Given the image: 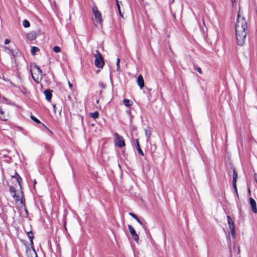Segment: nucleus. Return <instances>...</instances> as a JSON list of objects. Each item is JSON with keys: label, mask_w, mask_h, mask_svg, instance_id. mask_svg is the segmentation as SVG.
I'll return each instance as SVG.
<instances>
[{"label": "nucleus", "mask_w": 257, "mask_h": 257, "mask_svg": "<svg viewBox=\"0 0 257 257\" xmlns=\"http://www.w3.org/2000/svg\"><path fill=\"white\" fill-rule=\"evenodd\" d=\"M235 30L237 44L239 46L243 45L248 31L246 21L244 17L241 16L240 11L238 12Z\"/></svg>", "instance_id": "f257e3e1"}, {"label": "nucleus", "mask_w": 257, "mask_h": 257, "mask_svg": "<svg viewBox=\"0 0 257 257\" xmlns=\"http://www.w3.org/2000/svg\"><path fill=\"white\" fill-rule=\"evenodd\" d=\"M31 67V72L33 79L35 82L39 83L42 77V70L35 64L32 65Z\"/></svg>", "instance_id": "f03ea898"}, {"label": "nucleus", "mask_w": 257, "mask_h": 257, "mask_svg": "<svg viewBox=\"0 0 257 257\" xmlns=\"http://www.w3.org/2000/svg\"><path fill=\"white\" fill-rule=\"evenodd\" d=\"M93 55L95 57V66L97 68H102L104 64V61L102 55L98 50H96Z\"/></svg>", "instance_id": "7ed1b4c3"}, {"label": "nucleus", "mask_w": 257, "mask_h": 257, "mask_svg": "<svg viewBox=\"0 0 257 257\" xmlns=\"http://www.w3.org/2000/svg\"><path fill=\"white\" fill-rule=\"evenodd\" d=\"M115 137V145L119 147L122 148L125 146V142L122 137L120 136L118 134L115 133L114 134Z\"/></svg>", "instance_id": "20e7f679"}, {"label": "nucleus", "mask_w": 257, "mask_h": 257, "mask_svg": "<svg viewBox=\"0 0 257 257\" xmlns=\"http://www.w3.org/2000/svg\"><path fill=\"white\" fill-rule=\"evenodd\" d=\"M92 12L96 21L99 24V25H100L102 26V19L101 17V14L100 12L97 10V8L96 6H94L92 8Z\"/></svg>", "instance_id": "39448f33"}, {"label": "nucleus", "mask_w": 257, "mask_h": 257, "mask_svg": "<svg viewBox=\"0 0 257 257\" xmlns=\"http://www.w3.org/2000/svg\"><path fill=\"white\" fill-rule=\"evenodd\" d=\"M128 228L133 239L136 242H138L139 237L134 228L131 225H128Z\"/></svg>", "instance_id": "423d86ee"}, {"label": "nucleus", "mask_w": 257, "mask_h": 257, "mask_svg": "<svg viewBox=\"0 0 257 257\" xmlns=\"http://www.w3.org/2000/svg\"><path fill=\"white\" fill-rule=\"evenodd\" d=\"M10 192L16 202L21 200V197L20 195H17L16 190L13 187L11 186L10 187Z\"/></svg>", "instance_id": "0eeeda50"}, {"label": "nucleus", "mask_w": 257, "mask_h": 257, "mask_svg": "<svg viewBox=\"0 0 257 257\" xmlns=\"http://www.w3.org/2000/svg\"><path fill=\"white\" fill-rule=\"evenodd\" d=\"M237 174L235 171V170H233V176H232V185L237 195V187H236V181H237Z\"/></svg>", "instance_id": "6e6552de"}, {"label": "nucleus", "mask_w": 257, "mask_h": 257, "mask_svg": "<svg viewBox=\"0 0 257 257\" xmlns=\"http://www.w3.org/2000/svg\"><path fill=\"white\" fill-rule=\"evenodd\" d=\"M9 114L4 111L3 108L0 106V119L6 121L8 119Z\"/></svg>", "instance_id": "1a4fd4ad"}, {"label": "nucleus", "mask_w": 257, "mask_h": 257, "mask_svg": "<svg viewBox=\"0 0 257 257\" xmlns=\"http://www.w3.org/2000/svg\"><path fill=\"white\" fill-rule=\"evenodd\" d=\"M249 203L251 207L252 211L253 213H257V208H256V204L255 200L252 198H249Z\"/></svg>", "instance_id": "9d476101"}, {"label": "nucleus", "mask_w": 257, "mask_h": 257, "mask_svg": "<svg viewBox=\"0 0 257 257\" xmlns=\"http://www.w3.org/2000/svg\"><path fill=\"white\" fill-rule=\"evenodd\" d=\"M26 253L28 257H37L36 252L33 248L28 249Z\"/></svg>", "instance_id": "9b49d317"}, {"label": "nucleus", "mask_w": 257, "mask_h": 257, "mask_svg": "<svg viewBox=\"0 0 257 257\" xmlns=\"http://www.w3.org/2000/svg\"><path fill=\"white\" fill-rule=\"evenodd\" d=\"M52 91L50 89H47L44 90V94L45 96V98L48 101H50L52 98Z\"/></svg>", "instance_id": "f8f14e48"}, {"label": "nucleus", "mask_w": 257, "mask_h": 257, "mask_svg": "<svg viewBox=\"0 0 257 257\" xmlns=\"http://www.w3.org/2000/svg\"><path fill=\"white\" fill-rule=\"evenodd\" d=\"M137 83L140 88L142 89L144 86V80L143 76L139 75L137 78Z\"/></svg>", "instance_id": "ddd939ff"}, {"label": "nucleus", "mask_w": 257, "mask_h": 257, "mask_svg": "<svg viewBox=\"0 0 257 257\" xmlns=\"http://www.w3.org/2000/svg\"><path fill=\"white\" fill-rule=\"evenodd\" d=\"M36 34L35 32H32L27 34V38L30 40H34L36 38Z\"/></svg>", "instance_id": "4468645a"}, {"label": "nucleus", "mask_w": 257, "mask_h": 257, "mask_svg": "<svg viewBox=\"0 0 257 257\" xmlns=\"http://www.w3.org/2000/svg\"><path fill=\"white\" fill-rule=\"evenodd\" d=\"M227 222L230 229L235 228V226L231 217L229 216H227Z\"/></svg>", "instance_id": "2eb2a0df"}, {"label": "nucleus", "mask_w": 257, "mask_h": 257, "mask_svg": "<svg viewBox=\"0 0 257 257\" xmlns=\"http://www.w3.org/2000/svg\"><path fill=\"white\" fill-rule=\"evenodd\" d=\"M12 177L13 179H15L16 180V181L18 183L19 186H21V181L22 180V179L20 177V176L17 174V173H16L15 176H12Z\"/></svg>", "instance_id": "dca6fc26"}, {"label": "nucleus", "mask_w": 257, "mask_h": 257, "mask_svg": "<svg viewBox=\"0 0 257 257\" xmlns=\"http://www.w3.org/2000/svg\"><path fill=\"white\" fill-rule=\"evenodd\" d=\"M136 143H137V150L139 152V153L142 156H144V153L142 151V150H141V147L140 146V145H139V141L138 140H136Z\"/></svg>", "instance_id": "f3484780"}, {"label": "nucleus", "mask_w": 257, "mask_h": 257, "mask_svg": "<svg viewBox=\"0 0 257 257\" xmlns=\"http://www.w3.org/2000/svg\"><path fill=\"white\" fill-rule=\"evenodd\" d=\"M123 104L127 107L132 105V102L128 99H124L123 101Z\"/></svg>", "instance_id": "a211bd4d"}, {"label": "nucleus", "mask_w": 257, "mask_h": 257, "mask_svg": "<svg viewBox=\"0 0 257 257\" xmlns=\"http://www.w3.org/2000/svg\"><path fill=\"white\" fill-rule=\"evenodd\" d=\"M28 236L30 239L31 244H33V239L34 238V235L32 231H29L28 232Z\"/></svg>", "instance_id": "6ab92c4d"}, {"label": "nucleus", "mask_w": 257, "mask_h": 257, "mask_svg": "<svg viewBox=\"0 0 257 257\" xmlns=\"http://www.w3.org/2000/svg\"><path fill=\"white\" fill-rule=\"evenodd\" d=\"M39 49L36 47H32L31 48V54L33 55H35L36 52L39 51Z\"/></svg>", "instance_id": "aec40b11"}, {"label": "nucleus", "mask_w": 257, "mask_h": 257, "mask_svg": "<svg viewBox=\"0 0 257 257\" xmlns=\"http://www.w3.org/2000/svg\"><path fill=\"white\" fill-rule=\"evenodd\" d=\"M99 113L98 111H95L90 113V116L94 119L97 118L98 117Z\"/></svg>", "instance_id": "412c9836"}, {"label": "nucleus", "mask_w": 257, "mask_h": 257, "mask_svg": "<svg viewBox=\"0 0 257 257\" xmlns=\"http://www.w3.org/2000/svg\"><path fill=\"white\" fill-rule=\"evenodd\" d=\"M23 25L25 28H28L30 27V24L28 20H25L23 22Z\"/></svg>", "instance_id": "4be33fe9"}, {"label": "nucleus", "mask_w": 257, "mask_h": 257, "mask_svg": "<svg viewBox=\"0 0 257 257\" xmlns=\"http://www.w3.org/2000/svg\"><path fill=\"white\" fill-rule=\"evenodd\" d=\"M53 50L55 53H59L61 52V48L59 46H54L53 48Z\"/></svg>", "instance_id": "5701e85b"}, {"label": "nucleus", "mask_w": 257, "mask_h": 257, "mask_svg": "<svg viewBox=\"0 0 257 257\" xmlns=\"http://www.w3.org/2000/svg\"><path fill=\"white\" fill-rule=\"evenodd\" d=\"M31 118L33 120H34L36 123H41L40 121L38 119H37L36 117H35L34 116L32 115L31 116Z\"/></svg>", "instance_id": "b1692460"}, {"label": "nucleus", "mask_w": 257, "mask_h": 257, "mask_svg": "<svg viewBox=\"0 0 257 257\" xmlns=\"http://www.w3.org/2000/svg\"><path fill=\"white\" fill-rule=\"evenodd\" d=\"M119 63H120V59L117 58V60H116V66H117V71H118L120 68Z\"/></svg>", "instance_id": "393cba45"}, {"label": "nucleus", "mask_w": 257, "mask_h": 257, "mask_svg": "<svg viewBox=\"0 0 257 257\" xmlns=\"http://www.w3.org/2000/svg\"><path fill=\"white\" fill-rule=\"evenodd\" d=\"M231 236L233 238H235V228L231 229Z\"/></svg>", "instance_id": "a878e982"}, {"label": "nucleus", "mask_w": 257, "mask_h": 257, "mask_svg": "<svg viewBox=\"0 0 257 257\" xmlns=\"http://www.w3.org/2000/svg\"><path fill=\"white\" fill-rule=\"evenodd\" d=\"M128 214L132 217H133L135 219H136L138 217V216L133 213L129 212Z\"/></svg>", "instance_id": "bb28decb"}, {"label": "nucleus", "mask_w": 257, "mask_h": 257, "mask_svg": "<svg viewBox=\"0 0 257 257\" xmlns=\"http://www.w3.org/2000/svg\"><path fill=\"white\" fill-rule=\"evenodd\" d=\"M136 220L141 225H143V223L141 221V220L139 218V217H138L136 219Z\"/></svg>", "instance_id": "cd10ccee"}, {"label": "nucleus", "mask_w": 257, "mask_h": 257, "mask_svg": "<svg viewBox=\"0 0 257 257\" xmlns=\"http://www.w3.org/2000/svg\"><path fill=\"white\" fill-rule=\"evenodd\" d=\"M197 71L199 74H202V70L200 67L197 68Z\"/></svg>", "instance_id": "c85d7f7f"}, {"label": "nucleus", "mask_w": 257, "mask_h": 257, "mask_svg": "<svg viewBox=\"0 0 257 257\" xmlns=\"http://www.w3.org/2000/svg\"><path fill=\"white\" fill-rule=\"evenodd\" d=\"M68 84L69 88L70 89H71L72 87V84L70 83V82L69 81H68Z\"/></svg>", "instance_id": "c756f323"}, {"label": "nucleus", "mask_w": 257, "mask_h": 257, "mask_svg": "<svg viewBox=\"0 0 257 257\" xmlns=\"http://www.w3.org/2000/svg\"><path fill=\"white\" fill-rule=\"evenodd\" d=\"M10 41L9 39H6L5 40V44H8L9 43H10Z\"/></svg>", "instance_id": "7c9ffc66"}, {"label": "nucleus", "mask_w": 257, "mask_h": 257, "mask_svg": "<svg viewBox=\"0 0 257 257\" xmlns=\"http://www.w3.org/2000/svg\"><path fill=\"white\" fill-rule=\"evenodd\" d=\"M254 178L257 183V174H254Z\"/></svg>", "instance_id": "2f4dec72"}, {"label": "nucleus", "mask_w": 257, "mask_h": 257, "mask_svg": "<svg viewBox=\"0 0 257 257\" xmlns=\"http://www.w3.org/2000/svg\"><path fill=\"white\" fill-rule=\"evenodd\" d=\"M117 7L118 10H120V6H119V4H117Z\"/></svg>", "instance_id": "473e14b6"}, {"label": "nucleus", "mask_w": 257, "mask_h": 257, "mask_svg": "<svg viewBox=\"0 0 257 257\" xmlns=\"http://www.w3.org/2000/svg\"><path fill=\"white\" fill-rule=\"evenodd\" d=\"M231 3H232V5H233L235 3L236 0H231Z\"/></svg>", "instance_id": "72a5a7b5"}, {"label": "nucleus", "mask_w": 257, "mask_h": 257, "mask_svg": "<svg viewBox=\"0 0 257 257\" xmlns=\"http://www.w3.org/2000/svg\"><path fill=\"white\" fill-rule=\"evenodd\" d=\"M118 11H119V13L120 16L121 17H122V14H121V13L120 10H118Z\"/></svg>", "instance_id": "f704fd0d"}, {"label": "nucleus", "mask_w": 257, "mask_h": 257, "mask_svg": "<svg viewBox=\"0 0 257 257\" xmlns=\"http://www.w3.org/2000/svg\"><path fill=\"white\" fill-rule=\"evenodd\" d=\"M116 5H117V4H119V2L118 0H116Z\"/></svg>", "instance_id": "c9c22d12"}, {"label": "nucleus", "mask_w": 257, "mask_h": 257, "mask_svg": "<svg viewBox=\"0 0 257 257\" xmlns=\"http://www.w3.org/2000/svg\"><path fill=\"white\" fill-rule=\"evenodd\" d=\"M99 100H98V99L96 100V103H99Z\"/></svg>", "instance_id": "e433bc0d"}]
</instances>
